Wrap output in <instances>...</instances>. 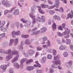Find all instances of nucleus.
Returning a JSON list of instances; mask_svg holds the SVG:
<instances>
[{
  "mask_svg": "<svg viewBox=\"0 0 73 73\" xmlns=\"http://www.w3.org/2000/svg\"><path fill=\"white\" fill-rule=\"evenodd\" d=\"M24 0H19V2L18 3V5L20 7H23V6L21 5V4H20V3L19 2H22L23 3L24 2Z\"/></svg>",
  "mask_w": 73,
  "mask_h": 73,
  "instance_id": "obj_39",
  "label": "nucleus"
},
{
  "mask_svg": "<svg viewBox=\"0 0 73 73\" xmlns=\"http://www.w3.org/2000/svg\"><path fill=\"white\" fill-rule=\"evenodd\" d=\"M9 72L10 73H14L13 69L12 68H11L9 70Z\"/></svg>",
  "mask_w": 73,
  "mask_h": 73,
  "instance_id": "obj_58",
  "label": "nucleus"
},
{
  "mask_svg": "<svg viewBox=\"0 0 73 73\" xmlns=\"http://www.w3.org/2000/svg\"><path fill=\"white\" fill-rule=\"evenodd\" d=\"M63 55L64 57H68V53L66 52H65L63 53Z\"/></svg>",
  "mask_w": 73,
  "mask_h": 73,
  "instance_id": "obj_40",
  "label": "nucleus"
},
{
  "mask_svg": "<svg viewBox=\"0 0 73 73\" xmlns=\"http://www.w3.org/2000/svg\"><path fill=\"white\" fill-rule=\"evenodd\" d=\"M5 50L2 49H0V53L1 54H5L6 51Z\"/></svg>",
  "mask_w": 73,
  "mask_h": 73,
  "instance_id": "obj_35",
  "label": "nucleus"
},
{
  "mask_svg": "<svg viewBox=\"0 0 73 73\" xmlns=\"http://www.w3.org/2000/svg\"><path fill=\"white\" fill-rule=\"evenodd\" d=\"M23 55H24L25 57H28V54L26 53H25V51H23Z\"/></svg>",
  "mask_w": 73,
  "mask_h": 73,
  "instance_id": "obj_52",
  "label": "nucleus"
},
{
  "mask_svg": "<svg viewBox=\"0 0 73 73\" xmlns=\"http://www.w3.org/2000/svg\"><path fill=\"white\" fill-rule=\"evenodd\" d=\"M31 40L29 39H27L25 40L24 42V43L25 45H29L31 44Z\"/></svg>",
  "mask_w": 73,
  "mask_h": 73,
  "instance_id": "obj_16",
  "label": "nucleus"
},
{
  "mask_svg": "<svg viewBox=\"0 0 73 73\" xmlns=\"http://www.w3.org/2000/svg\"><path fill=\"white\" fill-rule=\"evenodd\" d=\"M37 8L38 9V11L39 12L42 14H44L45 13V12L44 11V10L41 9V6H37Z\"/></svg>",
  "mask_w": 73,
  "mask_h": 73,
  "instance_id": "obj_12",
  "label": "nucleus"
},
{
  "mask_svg": "<svg viewBox=\"0 0 73 73\" xmlns=\"http://www.w3.org/2000/svg\"><path fill=\"white\" fill-rule=\"evenodd\" d=\"M5 36V33H3L0 35V38H3Z\"/></svg>",
  "mask_w": 73,
  "mask_h": 73,
  "instance_id": "obj_42",
  "label": "nucleus"
},
{
  "mask_svg": "<svg viewBox=\"0 0 73 73\" xmlns=\"http://www.w3.org/2000/svg\"><path fill=\"white\" fill-rule=\"evenodd\" d=\"M61 42H62V44H64L66 42V40L65 41V39H64V38H62L61 40Z\"/></svg>",
  "mask_w": 73,
  "mask_h": 73,
  "instance_id": "obj_56",
  "label": "nucleus"
},
{
  "mask_svg": "<svg viewBox=\"0 0 73 73\" xmlns=\"http://www.w3.org/2000/svg\"><path fill=\"white\" fill-rule=\"evenodd\" d=\"M49 71L48 73H54V69L51 68H50L49 69H48V68H46V72H48Z\"/></svg>",
  "mask_w": 73,
  "mask_h": 73,
  "instance_id": "obj_11",
  "label": "nucleus"
},
{
  "mask_svg": "<svg viewBox=\"0 0 73 73\" xmlns=\"http://www.w3.org/2000/svg\"><path fill=\"white\" fill-rule=\"evenodd\" d=\"M66 65L68 68H71L72 65V61H69L68 62H66L65 64Z\"/></svg>",
  "mask_w": 73,
  "mask_h": 73,
  "instance_id": "obj_10",
  "label": "nucleus"
},
{
  "mask_svg": "<svg viewBox=\"0 0 73 73\" xmlns=\"http://www.w3.org/2000/svg\"><path fill=\"white\" fill-rule=\"evenodd\" d=\"M19 51L14 50L12 51V50L11 49H9L7 50H6V54H18Z\"/></svg>",
  "mask_w": 73,
  "mask_h": 73,
  "instance_id": "obj_5",
  "label": "nucleus"
},
{
  "mask_svg": "<svg viewBox=\"0 0 73 73\" xmlns=\"http://www.w3.org/2000/svg\"><path fill=\"white\" fill-rule=\"evenodd\" d=\"M55 7H56V4H55L51 6L50 7H49V9H53V8H55Z\"/></svg>",
  "mask_w": 73,
  "mask_h": 73,
  "instance_id": "obj_47",
  "label": "nucleus"
},
{
  "mask_svg": "<svg viewBox=\"0 0 73 73\" xmlns=\"http://www.w3.org/2000/svg\"><path fill=\"white\" fill-rule=\"evenodd\" d=\"M37 50L40 51L42 50V48L40 46H38L37 47Z\"/></svg>",
  "mask_w": 73,
  "mask_h": 73,
  "instance_id": "obj_55",
  "label": "nucleus"
},
{
  "mask_svg": "<svg viewBox=\"0 0 73 73\" xmlns=\"http://www.w3.org/2000/svg\"><path fill=\"white\" fill-rule=\"evenodd\" d=\"M62 27L63 28H64V29L65 31H67V29L68 30H70L68 28H66L65 27H66V24L65 23H63L62 25Z\"/></svg>",
  "mask_w": 73,
  "mask_h": 73,
  "instance_id": "obj_27",
  "label": "nucleus"
},
{
  "mask_svg": "<svg viewBox=\"0 0 73 73\" xmlns=\"http://www.w3.org/2000/svg\"><path fill=\"white\" fill-rule=\"evenodd\" d=\"M66 48V46L64 45H61L59 47V49L60 50H64Z\"/></svg>",
  "mask_w": 73,
  "mask_h": 73,
  "instance_id": "obj_28",
  "label": "nucleus"
},
{
  "mask_svg": "<svg viewBox=\"0 0 73 73\" xmlns=\"http://www.w3.org/2000/svg\"><path fill=\"white\" fill-rule=\"evenodd\" d=\"M19 13V11L18 9L15 10L14 12L13 13V14L15 16L18 15Z\"/></svg>",
  "mask_w": 73,
  "mask_h": 73,
  "instance_id": "obj_22",
  "label": "nucleus"
},
{
  "mask_svg": "<svg viewBox=\"0 0 73 73\" xmlns=\"http://www.w3.org/2000/svg\"><path fill=\"white\" fill-rule=\"evenodd\" d=\"M52 28L53 31H55L56 29V28H57V25L56 24V23L53 22Z\"/></svg>",
  "mask_w": 73,
  "mask_h": 73,
  "instance_id": "obj_20",
  "label": "nucleus"
},
{
  "mask_svg": "<svg viewBox=\"0 0 73 73\" xmlns=\"http://www.w3.org/2000/svg\"><path fill=\"white\" fill-rule=\"evenodd\" d=\"M40 5L42 8H45V4H41Z\"/></svg>",
  "mask_w": 73,
  "mask_h": 73,
  "instance_id": "obj_53",
  "label": "nucleus"
},
{
  "mask_svg": "<svg viewBox=\"0 0 73 73\" xmlns=\"http://www.w3.org/2000/svg\"><path fill=\"white\" fill-rule=\"evenodd\" d=\"M42 47L43 48H44L45 49H47L48 48V45H47V44L43 45L42 46Z\"/></svg>",
  "mask_w": 73,
  "mask_h": 73,
  "instance_id": "obj_54",
  "label": "nucleus"
},
{
  "mask_svg": "<svg viewBox=\"0 0 73 73\" xmlns=\"http://www.w3.org/2000/svg\"><path fill=\"white\" fill-rule=\"evenodd\" d=\"M14 67L17 68V69H19L20 68V65L18 63L15 62L14 64Z\"/></svg>",
  "mask_w": 73,
  "mask_h": 73,
  "instance_id": "obj_17",
  "label": "nucleus"
},
{
  "mask_svg": "<svg viewBox=\"0 0 73 73\" xmlns=\"http://www.w3.org/2000/svg\"><path fill=\"white\" fill-rule=\"evenodd\" d=\"M13 42H14V39H11L10 40L9 43V46H12V45H13Z\"/></svg>",
  "mask_w": 73,
  "mask_h": 73,
  "instance_id": "obj_26",
  "label": "nucleus"
},
{
  "mask_svg": "<svg viewBox=\"0 0 73 73\" xmlns=\"http://www.w3.org/2000/svg\"><path fill=\"white\" fill-rule=\"evenodd\" d=\"M28 53L30 56H32L35 53V51L33 50H30L29 51Z\"/></svg>",
  "mask_w": 73,
  "mask_h": 73,
  "instance_id": "obj_23",
  "label": "nucleus"
},
{
  "mask_svg": "<svg viewBox=\"0 0 73 73\" xmlns=\"http://www.w3.org/2000/svg\"><path fill=\"white\" fill-rule=\"evenodd\" d=\"M47 58L49 60H51L52 58V56L50 54H49L47 55Z\"/></svg>",
  "mask_w": 73,
  "mask_h": 73,
  "instance_id": "obj_49",
  "label": "nucleus"
},
{
  "mask_svg": "<svg viewBox=\"0 0 73 73\" xmlns=\"http://www.w3.org/2000/svg\"><path fill=\"white\" fill-rule=\"evenodd\" d=\"M52 53L53 55L54 56H56V55L57 54V51L55 50H54V51H53Z\"/></svg>",
  "mask_w": 73,
  "mask_h": 73,
  "instance_id": "obj_57",
  "label": "nucleus"
},
{
  "mask_svg": "<svg viewBox=\"0 0 73 73\" xmlns=\"http://www.w3.org/2000/svg\"><path fill=\"white\" fill-rule=\"evenodd\" d=\"M5 21H3L1 22V21L0 20V28L1 27H3L4 25H5Z\"/></svg>",
  "mask_w": 73,
  "mask_h": 73,
  "instance_id": "obj_32",
  "label": "nucleus"
},
{
  "mask_svg": "<svg viewBox=\"0 0 73 73\" xmlns=\"http://www.w3.org/2000/svg\"><path fill=\"white\" fill-rule=\"evenodd\" d=\"M56 41L58 44H60L61 45L62 44V42L61 40V39L59 38H58L56 40Z\"/></svg>",
  "mask_w": 73,
  "mask_h": 73,
  "instance_id": "obj_38",
  "label": "nucleus"
},
{
  "mask_svg": "<svg viewBox=\"0 0 73 73\" xmlns=\"http://www.w3.org/2000/svg\"><path fill=\"white\" fill-rule=\"evenodd\" d=\"M48 2L49 4H50L51 5H53V2H52V1H50V0H48Z\"/></svg>",
  "mask_w": 73,
  "mask_h": 73,
  "instance_id": "obj_63",
  "label": "nucleus"
},
{
  "mask_svg": "<svg viewBox=\"0 0 73 73\" xmlns=\"http://www.w3.org/2000/svg\"><path fill=\"white\" fill-rule=\"evenodd\" d=\"M7 29L6 28H5L4 27H2L1 29V31H2L3 32H6V31H7Z\"/></svg>",
  "mask_w": 73,
  "mask_h": 73,
  "instance_id": "obj_44",
  "label": "nucleus"
},
{
  "mask_svg": "<svg viewBox=\"0 0 73 73\" xmlns=\"http://www.w3.org/2000/svg\"><path fill=\"white\" fill-rule=\"evenodd\" d=\"M36 21H38V22H39V23H41V22H42L41 18L39 17H37L36 19Z\"/></svg>",
  "mask_w": 73,
  "mask_h": 73,
  "instance_id": "obj_45",
  "label": "nucleus"
},
{
  "mask_svg": "<svg viewBox=\"0 0 73 73\" xmlns=\"http://www.w3.org/2000/svg\"><path fill=\"white\" fill-rule=\"evenodd\" d=\"M8 45H9V42H4L2 44L3 46L4 47H6V46H7Z\"/></svg>",
  "mask_w": 73,
  "mask_h": 73,
  "instance_id": "obj_33",
  "label": "nucleus"
},
{
  "mask_svg": "<svg viewBox=\"0 0 73 73\" xmlns=\"http://www.w3.org/2000/svg\"><path fill=\"white\" fill-rule=\"evenodd\" d=\"M73 11L72 10L71 11V13H70L67 15V17L66 18V20H68V19H69V18H70V19H72V17H73Z\"/></svg>",
  "mask_w": 73,
  "mask_h": 73,
  "instance_id": "obj_9",
  "label": "nucleus"
},
{
  "mask_svg": "<svg viewBox=\"0 0 73 73\" xmlns=\"http://www.w3.org/2000/svg\"><path fill=\"white\" fill-rule=\"evenodd\" d=\"M21 32L20 31H14L11 33V35L13 37L15 38L16 37V35L20 36V35H21Z\"/></svg>",
  "mask_w": 73,
  "mask_h": 73,
  "instance_id": "obj_6",
  "label": "nucleus"
},
{
  "mask_svg": "<svg viewBox=\"0 0 73 73\" xmlns=\"http://www.w3.org/2000/svg\"><path fill=\"white\" fill-rule=\"evenodd\" d=\"M29 15L30 17L33 19V22H32V23L33 24H36V16L35 15H34L32 13H31L29 14Z\"/></svg>",
  "mask_w": 73,
  "mask_h": 73,
  "instance_id": "obj_8",
  "label": "nucleus"
},
{
  "mask_svg": "<svg viewBox=\"0 0 73 73\" xmlns=\"http://www.w3.org/2000/svg\"><path fill=\"white\" fill-rule=\"evenodd\" d=\"M58 29L59 30H60V31H64V29L62 28V27H61V26H59L58 27Z\"/></svg>",
  "mask_w": 73,
  "mask_h": 73,
  "instance_id": "obj_51",
  "label": "nucleus"
},
{
  "mask_svg": "<svg viewBox=\"0 0 73 73\" xmlns=\"http://www.w3.org/2000/svg\"><path fill=\"white\" fill-rule=\"evenodd\" d=\"M21 21H22L23 23H25V27L27 28H28L31 25V21H28L27 20L25 19H21Z\"/></svg>",
  "mask_w": 73,
  "mask_h": 73,
  "instance_id": "obj_4",
  "label": "nucleus"
},
{
  "mask_svg": "<svg viewBox=\"0 0 73 73\" xmlns=\"http://www.w3.org/2000/svg\"><path fill=\"white\" fill-rule=\"evenodd\" d=\"M9 12V10H6L5 11V15H6L7 13H8Z\"/></svg>",
  "mask_w": 73,
  "mask_h": 73,
  "instance_id": "obj_59",
  "label": "nucleus"
},
{
  "mask_svg": "<svg viewBox=\"0 0 73 73\" xmlns=\"http://www.w3.org/2000/svg\"><path fill=\"white\" fill-rule=\"evenodd\" d=\"M15 45H17L19 43V38H16L14 40Z\"/></svg>",
  "mask_w": 73,
  "mask_h": 73,
  "instance_id": "obj_24",
  "label": "nucleus"
},
{
  "mask_svg": "<svg viewBox=\"0 0 73 73\" xmlns=\"http://www.w3.org/2000/svg\"><path fill=\"white\" fill-rule=\"evenodd\" d=\"M70 47V49L72 50H73V45L71 44L69 46Z\"/></svg>",
  "mask_w": 73,
  "mask_h": 73,
  "instance_id": "obj_64",
  "label": "nucleus"
},
{
  "mask_svg": "<svg viewBox=\"0 0 73 73\" xmlns=\"http://www.w3.org/2000/svg\"><path fill=\"white\" fill-rule=\"evenodd\" d=\"M49 13L50 15H52L54 13H55V11L53 10H50L49 11Z\"/></svg>",
  "mask_w": 73,
  "mask_h": 73,
  "instance_id": "obj_48",
  "label": "nucleus"
},
{
  "mask_svg": "<svg viewBox=\"0 0 73 73\" xmlns=\"http://www.w3.org/2000/svg\"><path fill=\"white\" fill-rule=\"evenodd\" d=\"M27 58H23L21 59L20 61V62L21 64H24L26 60H27Z\"/></svg>",
  "mask_w": 73,
  "mask_h": 73,
  "instance_id": "obj_30",
  "label": "nucleus"
},
{
  "mask_svg": "<svg viewBox=\"0 0 73 73\" xmlns=\"http://www.w3.org/2000/svg\"><path fill=\"white\" fill-rule=\"evenodd\" d=\"M55 4H56V8H59V5L60 4V1L58 0H55Z\"/></svg>",
  "mask_w": 73,
  "mask_h": 73,
  "instance_id": "obj_19",
  "label": "nucleus"
},
{
  "mask_svg": "<svg viewBox=\"0 0 73 73\" xmlns=\"http://www.w3.org/2000/svg\"><path fill=\"white\" fill-rule=\"evenodd\" d=\"M69 37H70L69 35H67L64 36V38H69Z\"/></svg>",
  "mask_w": 73,
  "mask_h": 73,
  "instance_id": "obj_62",
  "label": "nucleus"
},
{
  "mask_svg": "<svg viewBox=\"0 0 73 73\" xmlns=\"http://www.w3.org/2000/svg\"><path fill=\"white\" fill-rule=\"evenodd\" d=\"M34 66L36 67V68H37V67H39V68H40L41 65H38L37 64H35L34 65Z\"/></svg>",
  "mask_w": 73,
  "mask_h": 73,
  "instance_id": "obj_61",
  "label": "nucleus"
},
{
  "mask_svg": "<svg viewBox=\"0 0 73 73\" xmlns=\"http://www.w3.org/2000/svg\"><path fill=\"white\" fill-rule=\"evenodd\" d=\"M36 9V5H33L31 7V11L32 12L31 13H32L33 15L36 12H35V9Z\"/></svg>",
  "mask_w": 73,
  "mask_h": 73,
  "instance_id": "obj_15",
  "label": "nucleus"
},
{
  "mask_svg": "<svg viewBox=\"0 0 73 73\" xmlns=\"http://www.w3.org/2000/svg\"><path fill=\"white\" fill-rule=\"evenodd\" d=\"M53 18L55 20H57L58 21H60L61 20V18L58 16L57 15H54L53 17Z\"/></svg>",
  "mask_w": 73,
  "mask_h": 73,
  "instance_id": "obj_21",
  "label": "nucleus"
},
{
  "mask_svg": "<svg viewBox=\"0 0 73 73\" xmlns=\"http://www.w3.org/2000/svg\"><path fill=\"white\" fill-rule=\"evenodd\" d=\"M22 38H27L29 37V35H22Z\"/></svg>",
  "mask_w": 73,
  "mask_h": 73,
  "instance_id": "obj_37",
  "label": "nucleus"
},
{
  "mask_svg": "<svg viewBox=\"0 0 73 73\" xmlns=\"http://www.w3.org/2000/svg\"><path fill=\"white\" fill-rule=\"evenodd\" d=\"M44 72L42 70H38L36 71V73H43Z\"/></svg>",
  "mask_w": 73,
  "mask_h": 73,
  "instance_id": "obj_46",
  "label": "nucleus"
},
{
  "mask_svg": "<svg viewBox=\"0 0 73 73\" xmlns=\"http://www.w3.org/2000/svg\"><path fill=\"white\" fill-rule=\"evenodd\" d=\"M12 54H9L8 55H7L6 57V60L5 62L6 63H7V64L6 65L3 64L1 65L0 66V67L3 70L4 72H5L6 69L7 68L8 66H9L11 64V62H9V60L12 59Z\"/></svg>",
  "mask_w": 73,
  "mask_h": 73,
  "instance_id": "obj_1",
  "label": "nucleus"
},
{
  "mask_svg": "<svg viewBox=\"0 0 73 73\" xmlns=\"http://www.w3.org/2000/svg\"><path fill=\"white\" fill-rule=\"evenodd\" d=\"M23 41H22L21 43V45L18 46L17 48L19 49V50L20 51H22V50H23Z\"/></svg>",
  "mask_w": 73,
  "mask_h": 73,
  "instance_id": "obj_13",
  "label": "nucleus"
},
{
  "mask_svg": "<svg viewBox=\"0 0 73 73\" xmlns=\"http://www.w3.org/2000/svg\"><path fill=\"white\" fill-rule=\"evenodd\" d=\"M15 25L17 28H19V26H20V23L19 22H17L15 23Z\"/></svg>",
  "mask_w": 73,
  "mask_h": 73,
  "instance_id": "obj_41",
  "label": "nucleus"
},
{
  "mask_svg": "<svg viewBox=\"0 0 73 73\" xmlns=\"http://www.w3.org/2000/svg\"><path fill=\"white\" fill-rule=\"evenodd\" d=\"M1 2L2 4L6 7H11V4L9 3V2L7 0H3Z\"/></svg>",
  "mask_w": 73,
  "mask_h": 73,
  "instance_id": "obj_7",
  "label": "nucleus"
},
{
  "mask_svg": "<svg viewBox=\"0 0 73 73\" xmlns=\"http://www.w3.org/2000/svg\"><path fill=\"white\" fill-rule=\"evenodd\" d=\"M60 59V55L59 54H58L56 56H54V60L55 61H52V62L53 63H55V64H52L51 65V67L52 68V69H57L58 68V65H60L61 64V60H59Z\"/></svg>",
  "mask_w": 73,
  "mask_h": 73,
  "instance_id": "obj_2",
  "label": "nucleus"
},
{
  "mask_svg": "<svg viewBox=\"0 0 73 73\" xmlns=\"http://www.w3.org/2000/svg\"><path fill=\"white\" fill-rule=\"evenodd\" d=\"M19 55L17 54L16 57H15L13 59L11 60V62L12 63H14L15 62L17 61L18 59H19Z\"/></svg>",
  "mask_w": 73,
  "mask_h": 73,
  "instance_id": "obj_14",
  "label": "nucleus"
},
{
  "mask_svg": "<svg viewBox=\"0 0 73 73\" xmlns=\"http://www.w3.org/2000/svg\"><path fill=\"white\" fill-rule=\"evenodd\" d=\"M66 44L70 45L71 44V40L68 39H66Z\"/></svg>",
  "mask_w": 73,
  "mask_h": 73,
  "instance_id": "obj_29",
  "label": "nucleus"
},
{
  "mask_svg": "<svg viewBox=\"0 0 73 73\" xmlns=\"http://www.w3.org/2000/svg\"><path fill=\"white\" fill-rule=\"evenodd\" d=\"M34 68H35L33 66H29L26 69L28 71H32L34 69Z\"/></svg>",
  "mask_w": 73,
  "mask_h": 73,
  "instance_id": "obj_18",
  "label": "nucleus"
},
{
  "mask_svg": "<svg viewBox=\"0 0 73 73\" xmlns=\"http://www.w3.org/2000/svg\"><path fill=\"white\" fill-rule=\"evenodd\" d=\"M48 23L49 25H51V24H52V20L50 19H49L48 21Z\"/></svg>",
  "mask_w": 73,
  "mask_h": 73,
  "instance_id": "obj_60",
  "label": "nucleus"
},
{
  "mask_svg": "<svg viewBox=\"0 0 73 73\" xmlns=\"http://www.w3.org/2000/svg\"><path fill=\"white\" fill-rule=\"evenodd\" d=\"M70 30L67 29V31L66 30L63 32L62 33L60 32H58L57 33V35L59 37H63L64 35H68L70 33Z\"/></svg>",
  "mask_w": 73,
  "mask_h": 73,
  "instance_id": "obj_3",
  "label": "nucleus"
},
{
  "mask_svg": "<svg viewBox=\"0 0 73 73\" xmlns=\"http://www.w3.org/2000/svg\"><path fill=\"white\" fill-rule=\"evenodd\" d=\"M54 50V49H49L48 48H46V51L48 52H50V53H53Z\"/></svg>",
  "mask_w": 73,
  "mask_h": 73,
  "instance_id": "obj_34",
  "label": "nucleus"
},
{
  "mask_svg": "<svg viewBox=\"0 0 73 73\" xmlns=\"http://www.w3.org/2000/svg\"><path fill=\"white\" fill-rule=\"evenodd\" d=\"M41 20L42 23H45V17L44 16H41Z\"/></svg>",
  "mask_w": 73,
  "mask_h": 73,
  "instance_id": "obj_36",
  "label": "nucleus"
},
{
  "mask_svg": "<svg viewBox=\"0 0 73 73\" xmlns=\"http://www.w3.org/2000/svg\"><path fill=\"white\" fill-rule=\"evenodd\" d=\"M40 30L41 32L44 33V32H45L46 31V28L45 27H42L40 29Z\"/></svg>",
  "mask_w": 73,
  "mask_h": 73,
  "instance_id": "obj_31",
  "label": "nucleus"
},
{
  "mask_svg": "<svg viewBox=\"0 0 73 73\" xmlns=\"http://www.w3.org/2000/svg\"><path fill=\"white\" fill-rule=\"evenodd\" d=\"M46 61V58L45 56H44L42 58V64H44Z\"/></svg>",
  "mask_w": 73,
  "mask_h": 73,
  "instance_id": "obj_25",
  "label": "nucleus"
},
{
  "mask_svg": "<svg viewBox=\"0 0 73 73\" xmlns=\"http://www.w3.org/2000/svg\"><path fill=\"white\" fill-rule=\"evenodd\" d=\"M42 40L44 41H45L48 40V37L45 36H44L42 38Z\"/></svg>",
  "mask_w": 73,
  "mask_h": 73,
  "instance_id": "obj_50",
  "label": "nucleus"
},
{
  "mask_svg": "<svg viewBox=\"0 0 73 73\" xmlns=\"http://www.w3.org/2000/svg\"><path fill=\"white\" fill-rule=\"evenodd\" d=\"M47 45L48 47H50L51 46V44H50V41L48 40L47 42Z\"/></svg>",
  "mask_w": 73,
  "mask_h": 73,
  "instance_id": "obj_43",
  "label": "nucleus"
}]
</instances>
